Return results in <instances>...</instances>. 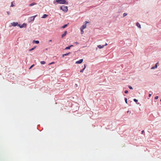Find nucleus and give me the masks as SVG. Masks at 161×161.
<instances>
[{
  "instance_id": "72a5a7b5",
  "label": "nucleus",
  "mask_w": 161,
  "mask_h": 161,
  "mask_svg": "<svg viewBox=\"0 0 161 161\" xmlns=\"http://www.w3.org/2000/svg\"><path fill=\"white\" fill-rule=\"evenodd\" d=\"M144 133V130H142V134H143Z\"/></svg>"
},
{
  "instance_id": "7ed1b4c3",
  "label": "nucleus",
  "mask_w": 161,
  "mask_h": 161,
  "mask_svg": "<svg viewBox=\"0 0 161 161\" xmlns=\"http://www.w3.org/2000/svg\"><path fill=\"white\" fill-rule=\"evenodd\" d=\"M36 15L34 16H32V17H30L28 19L29 22H30L33 21L35 19V18L36 17Z\"/></svg>"
},
{
  "instance_id": "5701e85b",
  "label": "nucleus",
  "mask_w": 161,
  "mask_h": 161,
  "mask_svg": "<svg viewBox=\"0 0 161 161\" xmlns=\"http://www.w3.org/2000/svg\"><path fill=\"white\" fill-rule=\"evenodd\" d=\"M18 26L20 28H22V26H21V25H20V24H18Z\"/></svg>"
},
{
  "instance_id": "9b49d317",
  "label": "nucleus",
  "mask_w": 161,
  "mask_h": 161,
  "mask_svg": "<svg viewBox=\"0 0 161 161\" xmlns=\"http://www.w3.org/2000/svg\"><path fill=\"white\" fill-rule=\"evenodd\" d=\"M136 25L139 28H141V26L140 24L138 23L137 22L136 23Z\"/></svg>"
},
{
  "instance_id": "4468645a",
  "label": "nucleus",
  "mask_w": 161,
  "mask_h": 161,
  "mask_svg": "<svg viewBox=\"0 0 161 161\" xmlns=\"http://www.w3.org/2000/svg\"><path fill=\"white\" fill-rule=\"evenodd\" d=\"M70 53V52H69V53H65V54H64L62 55V57H64V56H67V55H69Z\"/></svg>"
},
{
  "instance_id": "a211bd4d",
  "label": "nucleus",
  "mask_w": 161,
  "mask_h": 161,
  "mask_svg": "<svg viewBox=\"0 0 161 161\" xmlns=\"http://www.w3.org/2000/svg\"><path fill=\"white\" fill-rule=\"evenodd\" d=\"M81 30V33L83 34L84 33V31H83V29L80 28Z\"/></svg>"
},
{
  "instance_id": "f704fd0d",
  "label": "nucleus",
  "mask_w": 161,
  "mask_h": 161,
  "mask_svg": "<svg viewBox=\"0 0 161 161\" xmlns=\"http://www.w3.org/2000/svg\"><path fill=\"white\" fill-rule=\"evenodd\" d=\"M151 94H149V96H149V97H151Z\"/></svg>"
},
{
  "instance_id": "f3484780",
  "label": "nucleus",
  "mask_w": 161,
  "mask_h": 161,
  "mask_svg": "<svg viewBox=\"0 0 161 161\" xmlns=\"http://www.w3.org/2000/svg\"><path fill=\"white\" fill-rule=\"evenodd\" d=\"M134 101V102H135L137 104H139V103H137V102H138V100L136 99H134V100H133Z\"/></svg>"
},
{
  "instance_id": "20e7f679",
  "label": "nucleus",
  "mask_w": 161,
  "mask_h": 161,
  "mask_svg": "<svg viewBox=\"0 0 161 161\" xmlns=\"http://www.w3.org/2000/svg\"><path fill=\"white\" fill-rule=\"evenodd\" d=\"M88 21H86L85 22V24H83L81 26V28H82V29H84L86 27V24L88 23Z\"/></svg>"
},
{
  "instance_id": "c9c22d12",
  "label": "nucleus",
  "mask_w": 161,
  "mask_h": 161,
  "mask_svg": "<svg viewBox=\"0 0 161 161\" xmlns=\"http://www.w3.org/2000/svg\"><path fill=\"white\" fill-rule=\"evenodd\" d=\"M73 46V45H71L70 46H69V47H70V48L71 47H72Z\"/></svg>"
},
{
  "instance_id": "2eb2a0df",
  "label": "nucleus",
  "mask_w": 161,
  "mask_h": 161,
  "mask_svg": "<svg viewBox=\"0 0 161 161\" xmlns=\"http://www.w3.org/2000/svg\"><path fill=\"white\" fill-rule=\"evenodd\" d=\"M21 26H23L22 28L25 27L26 26V24L24 23L23 25H21Z\"/></svg>"
},
{
  "instance_id": "ddd939ff",
  "label": "nucleus",
  "mask_w": 161,
  "mask_h": 161,
  "mask_svg": "<svg viewBox=\"0 0 161 161\" xmlns=\"http://www.w3.org/2000/svg\"><path fill=\"white\" fill-rule=\"evenodd\" d=\"M39 42L38 41L34 40L33 41V43H35L36 44H38Z\"/></svg>"
},
{
  "instance_id": "bb28decb",
  "label": "nucleus",
  "mask_w": 161,
  "mask_h": 161,
  "mask_svg": "<svg viewBox=\"0 0 161 161\" xmlns=\"http://www.w3.org/2000/svg\"><path fill=\"white\" fill-rule=\"evenodd\" d=\"M127 98H125V101L126 103H127Z\"/></svg>"
},
{
  "instance_id": "cd10ccee",
  "label": "nucleus",
  "mask_w": 161,
  "mask_h": 161,
  "mask_svg": "<svg viewBox=\"0 0 161 161\" xmlns=\"http://www.w3.org/2000/svg\"><path fill=\"white\" fill-rule=\"evenodd\" d=\"M129 88H130V89H133V88L132 87V86H129Z\"/></svg>"
},
{
  "instance_id": "2f4dec72",
  "label": "nucleus",
  "mask_w": 161,
  "mask_h": 161,
  "mask_svg": "<svg viewBox=\"0 0 161 161\" xmlns=\"http://www.w3.org/2000/svg\"><path fill=\"white\" fill-rule=\"evenodd\" d=\"M75 44L76 45H78L79 44V43L77 42H75Z\"/></svg>"
},
{
  "instance_id": "393cba45",
  "label": "nucleus",
  "mask_w": 161,
  "mask_h": 161,
  "mask_svg": "<svg viewBox=\"0 0 161 161\" xmlns=\"http://www.w3.org/2000/svg\"><path fill=\"white\" fill-rule=\"evenodd\" d=\"M35 65L34 64L32 65L31 67H30L29 68V69H31Z\"/></svg>"
},
{
  "instance_id": "39448f33",
  "label": "nucleus",
  "mask_w": 161,
  "mask_h": 161,
  "mask_svg": "<svg viewBox=\"0 0 161 161\" xmlns=\"http://www.w3.org/2000/svg\"><path fill=\"white\" fill-rule=\"evenodd\" d=\"M108 45L107 43H106L105 45H103V46H101V45H98L97 46V47H98L100 49H101L104 47L106 46H107Z\"/></svg>"
},
{
  "instance_id": "aec40b11",
  "label": "nucleus",
  "mask_w": 161,
  "mask_h": 161,
  "mask_svg": "<svg viewBox=\"0 0 161 161\" xmlns=\"http://www.w3.org/2000/svg\"><path fill=\"white\" fill-rule=\"evenodd\" d=\"M70 49V47L69 46H68V47H66L65 48V50H68V49Z\"/></svg>"
},
{
  "instance_id": "f257e3e1",
  "label": "nucleus",
  "mask_w": 161,
  "mask_h": 161,
  "mask_svg": "<svg viewBox=\"0 0 161 161\" xmlns=\"http://www.w3.org/2000/svg\"><path fill=\"white\" fill-rule=\"evenodd\" d=\"M56 3L60 4H68V2L65 0H55L53 1V3L54 4H56Z\"/></svg>"
},
{
  "instance_id": "b1692460",
  "label": "nucleus",
  "mask_w": 161,
  "mask_h": 161,
  "mask_svg": "<svg viewBox=\"0 0 161 161\" xmlns=\"http://www.w3.org/2000/svg\"><path fill=\"white\" fill-rule=\"evenodd\" d=\"M84 69H85V68H83V69H82V70H80V72H81V73L83 72V71H84Z\"/></svg>"
},
{
  "instance_id": "e433bc0d",
  "label": "nucleus",
  "mask_w": 161,
  "mask_h": 161,
  "mask_svg": "<svg viewBox=\"0 0 161 161\" xmlns=\"http://www.w3.org/2000/svg\"><path fill=\"white\" fill-rule=\"evenodd\" d=\"M86 66V65L84 64V68H85V69Z\"/></svg>"
},
{
  "instance_id": "f8f14e48",
  "label": "nucleus",
  "mask_w": 161,
  "mask_h": 161,
  "mask_svg": "<svg viewBox=\"0 0 161 161\" xmlns=\"http://www.w3.org/2000/svg\"><path fill=\"white\" fill-rule=\"evenodd\" d=\"M48 16V15L46 14H44L43 16L42 17V18H46Z\"/></svg>"
},
{
  "instance_id": "4be33fe9",
  "label": "nucleus",
  "mask_w": 161,
  "mask_h": 161,
  "mask_svg": "<svg viewBox=\"0 0 161 161\" xmlns=\"http://www.w3.org/2000/svg\"><path fill=\"white\" fill-rule=\"evenodd\" d=\"M127 14L126 13H124L123 14V17H124L127 15Z\"/></svg>"
},
{
  "instance_id": "473e14b6",
  "label": "nucleus",
  "mask_w": 161,
  "mask_h": 161,
  "mask_svg": "<svg viewBox=\"0 0 161 161\" xmlns=\"http://www.w3.org/2000/svg\"><path fill=\"white\" fill-rule=\"evenodd\" d=\"M54 63V62H52L51 63H50L49 64V65H50V64H53Z\"/></svg>"
},
{
  "instance_id": "6ab92c4d",
  "label": "nucleus",
  "mask_w": 161,
  "mask_h": 161,
  "mask_svg": "<svg viewBox=\"0 0 161 161\" xmlns=\"http://www.w3.org/2000/svg\"><path fill=\"white\" fill-rule=\"evenodd\" d=\"M41 64H45V62L44 61H42L41 62Z\"/></svg>"
},
{
  "instance_id": "9d476101",
  "label": "nucleus",
  "mask_w": 161,
  "mask_h": 161,
  "mask_svg": "<svg viewBox=\"0 0 161 161\" xmlns=\"http://www.w3.org/2000/svg\"><path fill=\"white\" fill-rule=\"evenodd\" d=\"M36 3H32L29 4V6L30 7H31V6H33L35 5H36Z\"/></svg>"
},
{
  "instance_id": "c756f323",
  "label": "nucleus",
  "mask_w": 161,
  "mask_h": 161,
  "mask_svg": "<svg viewBox=\"0 0 161 161\" xmlns=\"http://www.w3.org/2000/svg\"><path fill=\"white\" fill-rule=\"evenodd\" d=\"M7 14L9 15L10 13V12L9 11H7Z\"/></svg>"
},
{
  "instance_id": "a878e982",
  "label": "nucleus",
  "mask_w": 161,
  "mask_h": 161,
  "mask_svg": "<svg viewBox=\"0 0 161 161\" xmlns=\"http://www.w3.org/2000/svg\"><path fill=\"white\" fill-rule=\"evenodd\" d=\"M14 6V5L13 4V2H12L11 3V6L10 7H13Z\"/></svg>"
},
{
  "instance_id": "58836bf2",
  "label": "nucleus",
  "mask_w": 161,
  "mask_h": 161,
  "mask_svg": "<svg viewBox=\"0 0 161 161\" xmlns=\"http://www.w3.org/2000/svg\"><path fill=\"white\" fill-rule=\"evenodd\" d=\"M129 112V111H128L127 112V113H128Z\"/></svg>"
},
{
  "instance_id": "f03ea898",
  "label": "nucleus",
  "mask_w": 161,
  "mask_h": 161,
  "mask_svg": "<svg viewBox=\"0 0 161 161\" xmlns=\"http://www.w3.org/2000/svg\"><path fill=\"white\" fill-rule=\"evenodd\" d=\"M60 9L62 10L63 11L66 12L68 11V7L67 6L63 5L60 7Z\"/></svg>"
},
{
  "instance_id": "7c9ffc66",
  "label": "nucleus",
  "mask_w": 161,
  "mask_h": 161,
  "mask_svg": "<svg viewBox=\"0 0 161 161\" xmlns=\"http://www.w3.org/2000/svg\"><path fill=\"white\" fill-rule=\"evenodd\" d=\"M125 93H128V91L127 90H126L125 91Z\"/></svg>"
},
{
  "instance_id": "423d86ee",
  "label": "nucleus",
  "mask_w": 161,
  "mask_h": 161,
  "mask_svg": "<svg viewBox=\"0 0 161 161\" xmlns=\"http://www.w3.org/2000/svg\"><path fill=\"white\" fill-rule=\"evenodd\" d=\"M18 22H13L11 23V24L12 25V26H18Z\"/></svg>"
},
{
  "instance_id": "1a4fd4ad",
  "label": "nucleus",
  "mask_w": 161,
  "mask_h": 161,
  "mask_svg": "<svg viewBox=\"0 0 161 161\" xmlns=\"http://www.w3.org/2000/svg\"><path fill=\"white\" fill-rule=\"evenodd\" d=\"M67 33V31H65L64 32V34H63L62 35V38H63L64 37V36H65L66 34Z\"/></svg>"
},
{
  "instance_id": "c85d7f7f",
  "label": "nucleus",
  "mask_w": 161,
  "mask_h": 161,
  "mask_svg": "<svg viewBox=\"0 0 161 161\" xmlns=\"http://www.w3.org/2000/svg\"><path fill=\"white\" fill-rule=\"evenodd\" d=\"M158 96H156L155 97V99L156 100L158 98Z\"/></svg>"
},
{
  "instance_id": "4c0bfd02",
  "label": "nucleus",
  "mask_w": 161,
  "mask_h": 161,
  "mask_svg": "<svg viewBox=\"0 0 161 161\" xmlns=\"http://www.w3.org/2000/svg\"><path fill=\"white\" fill-rule=\"evenodd\" d=\"M49 42H52V40H49Z\"/></svg>"
},
{
  "instance_id": "6e6552de",
  "label": "nucleus",
  "mask_w": 161,
  "mask_h": 161,
  "mask_svg": "<svg viewBox=\"0 0 161 161\" xmlns=\"http://www.w3.org/2000/svg\"><path fill=\"white\" fill-rule=\"evenodd\" d=\"M158 64V62L154 66L152 67L151 68V69H154L156 68H157V64Z\"/></svg>"
},
{
  "instance_id": "0eeeda50",
  "label": "nucleus",
  "mask_w": 161,
  "mask_h": 161,
  "mask_svg": "<svg viewBox=\"0 0 161 161\" xmlns=\"http://www.w3.org/2000/svg\"><path fill=\"white\" fill-rule=\"evenodd\" d=\"M83 61V59H80L79 60V61H78L76 62V64H80L82 63Z\"/></svg>"
},
{
  "instance_id": "dca6fc26",
  "label": "nucleus",
  "mask_w": 161,
  "mask_h": 161,
  "mask_svg": "<svg viewBox=\"0 0 161 161\" xmlns=\"http://www.w3.org/2000/svg\"><path fill=\"white\" fill-rule=\"evenodd\" d=\"M68 26V24H65L62 27V28H64Z\"/></svg>"
},
{
  "instance_id": "a19ab883",
  "label": "nucleus",
  "mask_w": 161,
  "mask_h": 161,
  "mask_svg": "<svg viewBox=\"0 0 161 161\" xmlns=\"http://www.w3.org/2000/svg\"><path fill=\"white\" fill-rule=\"evenodd\" d=\"M160 101L161 102V99H160Z\"/></svg>"
},
{
  "instance_id": "412c9836",
  "label": "nucleus",
  "mask_w": 161,
  "mask_h": 161,
  "mask_svg": "<svg viewBox=\"0 0 161 161\" xmlns=\"http://www.w3.org/2000/svg\"><path fill=\"white\" fill-rule=\"evenodd\" d=\"M35 48V47H33V48H31V49H30L29 50V51H32V50H33Z\"/></svg>"
},
{
  "instance_id": "ea45409f",
  "label": "nucleus",
  "mask_w": 161,
  "mask_h": 161,
  "mask_svg": "<svg viewBox=\"0 0 161 161\" xmlns=\"http://www.w3.org/2000/svg\"><path fill=\"white\" fill-rule=\"evenodd\" d=\"M75 85H76V86H77V84H75Z\"/></svg>"
}]
</instances>
